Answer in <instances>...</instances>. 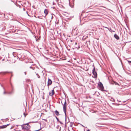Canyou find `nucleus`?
<instances>
[{"label": "nucleus", "mask_w": 131, "mask_h": 131, "mask_svg": "<svg viewBox=\"0 0 131 131\" xmlns=\"http://www.w3.org/2000/svg\"><path fill=\"white\" fill-rule=\"evenodd\" d=\"M24 73L25 75H26V72H24Z\"/></svg>", "instance_id": "25"}, {"label": "nucleus", "mask_w": 131, "mask_h": 131, "mask_svg": "<svg viewBox=\"0 0 131 131\" xmlns=\"http://www.w3.org/2000/svg\"><path fill=\"white\" fill-rule=\"evenodd\" d=\"M56 118L58 121L59 122V120L58 118H57L56 116Z\"/></svg>", "instance_id": "21"}, {"label": "nucleus", "mask_w": 131, "mask_h": 131, "mask_svg": "<svg viewBox=\"0 0 131 131\" xmlns=\"http://www.w3.org/2000/svg\"><path fill=\"white\" fill-rule=\"evenodd\" d=\"M114 37L117 40H119V37L116 34L114 35Z\"/></svg>", "instance_id": "9"}, {"label": "nucleus", "mask_w": 131, "mask_h": 131, "mask_svg": "<svg viewBox=\"0 0 131 131\" xmlns=\"http://www.w3.org/2000/svg\"><path fill=\"white\" fill-rule=\"evenodd\" d=\"M15 53V52H13V55L15 57H16V56H15V54H14V53Z\"/></svg>", "instance_id": "18"}, {"label": "nucleus", "mask_w": 131, "mask_h": 131, "mask_svg": "<svg viewBox=\"0 0 131 131\" xmlns=\"http://www.w3.org/2000/svg\"><path fill=\"white\" fill-rule=\"evenodd\" d=\"M59 122H60L61 124H62V123L61 122H60V121H59Z\"/></svg>", "instance_id": "23"}, {"label": "nucleus", "mask_w": 131, "mask_h": 131, "mask_svg": "<svg viewBox=\"0 0 131 131\" xmlns=\"http://www.w3.org/2000/svg\"><path fill=\"white\" fill-rule=\"evenodd\" d=\"M71 42L72 41V40H71Z\"/></svg>", "instance_id": "37"}, {"label": "nucleus", "mask_w": 131, "mask_h": 131, "mask_svg": "<svg viewBox=\"0 0 131 131\" xmlns=\"http://www.w3.org/2000/svg\"><path fill=\"white\" fill-rule=\"evenodd\" d=\"M44 120L46 122H47V120L46 119H44Z\"/></svg>", "instance_id": "26"}, {"label": "nucleus", "mask_w": 131, "mask_h": 131, "mask_svg": "<svg viewBox=\"0 0 131 131\" xmlns=\"http://www.w3.org/2000/svg\"><path fill=\"white\" fill-rule=\"evenodd\" d=\"M12 76H13V75H12Z\"/></svg>", "instance_id": "36"}, {"label": "nucleus", "mask_w": 131, "mask_h": 131, "mask_svg": "<svg viewBox=\"0 0 131 131\" xmlns=\"http://www.w3.org/2000/svg\"><path fill=\"white\" fill-rule=\"evenodd\" d=\"M4 59L2 60V61H4Z\"/></svg>", "instance_id": "33"}, {"label": "nucleus", "mask_w": 131, "mask_h": 131, "mask_svg": "<svg viewBox=\"0 0 131 131\" xmlns=\"http://www.w3.org/2000/svg\"><path fill=\"white\" fill-rule=\"evenodd\" d=\"M94 68L93 70L92 71V72L94 76V78H96L97 77V72L95 71V68L94 67V66H93Z\"/></svg>", "instance_id": "3"}, {"label": "nucleus", "mask_w": 131, "mask_h": 131, "mask_svg": "<svg viewBox=\"0 0 131 131\" xmlns=\"http://www.w3.org/2000/svg\"><path fill=\"white\" fill-rule=\"evenodd\" d=\"M54 93V91L53 89L52 90L51 92H49V95L51 96L53 95Z\"/></svg>", "instance_id": "6"}, {"label": "nucleus", "mask_w": 131, "mask_h": 131, "mask_svg": "<svg viewBox=\"0 0 131 131\" xmlns=\"http://www.w3.org/2000/svg\"><path fill=\"white\" fill-rule=\"evenodd\" d=\"M82 126L83 127H84V126L83 125H82Z\"/></svg>", "instance_id": "35"}, {"label": "nucleus", "mask_w": 131, "mask_h": 131, "mask_svg": "<svg viewBox=\"0 0 131 131\" xmlns=\"http://www.w3.org/2000/svg\"><path fill=\"white\" fill-rule=\"evenodd\" d=\"M22 129H29L30 128L29 125L28 123L22 125L21 126Z\"/></svg>", "instance_id": "1"}, {"label": "nucleus", "mask_w": 131, "mask_h": 131, "mask_svg": "<svg viewBox=\"0 0 131 131\" xmlns=\"http://www.w3.org/2000/svg\"><path fill=\"white\" fill-rule=\"evenodd\" d=\"M52 83V81L50 79H49L48 82V84L47 85L48 87V88L49 87V85H50Z\"/></svg>", "instance_id": "5"}, {"label": "nucleus", "mask_w": 131, "mask_h": 131, "mask_svg": "<svg viewBox=\"0 0 131 131\" xmlns=\"http://www.w3.org/2000/svg\"><path fill=\"white\" fill-rule=\"evenodd\" d=\"M55 113L56 114L57 116L59 115V112L57 110H56L55 111Z\"/></svg>", "instance_id": "12"}, {"label": "nucleus", "mask_w": 131, "mask_h": 131, "mask_svg": "<svg viewBox=\"0 0 131 131\" xmlns=\"http://www.w3.org/2000/svg\"><path fill=\"white\" fill-rule=\"evenodd\" d=\"M115 85H119V84L116 82H115Z\"/></svg>", "instance_id": "16"}, {"label": "nucleus", "mask_w": 131, "mask_h": 131, "mask_svg": "<svg viewBox=\"0 0 131 131\" xmlns=\"http://www.w3.org/2000/svg\"><path fill=\"white\" fill-rule=\"evenodd\" d=\"M55 4L54 2H53V5H54V4Z\"/></svg>", "instance_id": "28"}, {"label": "nucleus", "mask_w": 131, "mask_h": 131, "mask_svg": "<svg viewBox=\"0 0 131 131\" xmlns=\"http://www.w3.org/2000/svg\"><path fill=\"white\" fill-rule=\"evenodd\" d=\"M64 101H65V102H64V104H62H62L63 105V111L65 113V115H66V104H67V102H66V100H64Z\"/></svg>", "instance_id": "2"}, {"label": "nucleus", "mask_w": 131, "mask_h": 131, "mask_svg": "<svg viewBox=\"0 0 131 131\" xmlns=\"http://www.w3.org/2000/svg\"><path fill=\"white\" fill-rule=\"evenodd\" d=\"M12 92H8L7 93V94H11L12 93Z\"/></svg>", "instance_id": "17"}, {"label": "nucleus", "mask_w": 131, "mask_h": 131, "mask_svg": "<svg viewBox=\"0 0 131 131\" xmlns=\"http://www.w3.org/2000/svg\"><path fill=\"white\" fill-rule=\"evenodd\" d=\"M36 75L37 76V77L38 78H40V76L38 73H36Z\"/></svg>", "instance_id": "15"}, {"label": "nucleus", "mask_w": 131, "mask_h": 131, "mask_svg": "<svg viewBox=\"0 0 131 131\" xmlns=\"http://www.w3.org/2000/svg\"><path fill=\"white\" fill-rule=\"evenodd\" d=\"M77 42H76L75 43V45H77Z\"/></svg>", "instance_id": "34"}, {"label": "nucleus", "mask_w": 131, "mask_h": 131, "mask_svg": "<svg viewBox=\"0 0 131 131\" xmlns=\"http://www.w3.org/2000/svg\"><path fill=\"white\" fill-rule=\"evenodd\" d=\"M87 131H90V130L89 129H88Z\"/></svg>", "instance_id": "31"}, {"label": "nucleus", "mask_w": 131, "mask_h": 131, "mask_svg": "<svg viewBox=\"0 0 131 131\" xmlns=\"http://www.w3.org/2000/svg\"><path fill=\"white\" fill-rule=\"evenodd\" d=\"M98 85L99 86L100 89L102 91H103L104 89V87L102 83L100 82H99L98 84Z\"/></svg>", "instance_id": "4"}, {"label": "nucleus", "mask_w": 131, "mask_h": 131, "mask_svg": "<svg viewBox=\"0 0 131 131\" xmlns=\"http://www.w3.org/2000/svg\"><path fill=\"white\" fill-rule=\"evenodd\" d=\"M2 73V74H6V73H12V72H1Z\"/></svg>", "instance_id": "11"}, {"label": "nucleus", "mask_w": 131, "mask_h": 131, "mask_svg": "<svg viewBox=\"0 0 131 131\" xmlns=\"http://www.w3.org/2000/svg\"><path fill=\"white\" fill-rule=\"evenodd\" d=\"M103 27L109 30V31L111 32H115L114 31H113L110 28H109L106 27Z\"/></svg>", "instance_id": "8"}, {"label": "nucleus", "mask_w": 131, "mask_h": 131, "mask_svg": "<svg viewBox=\"0 0 131 131\" xmlns=\"http://www.w3.org/2000/svg\"><path fill=\"white\" fill-rule=\"evenodd\" d=\"M115 82L114 81H112L111 82V84H115Z\"/></svg>", "instance_id": "13"}, {"label": "nucleus", "mask_w": 131, "mask_h": 131, "mask_svg": "<svg viewBox=\"0 0 131 131\" xmlns=\"http://www.w3.org/2000/svg\"><path fill=\"white\" fill-rule=\"evenodd\" d=\"M1 59V58H0V60Z\"/></svg>", "instance_id": "38"}, {"label": "nucleus", "mask_w": 131, "mask_h": 131, "mask_svg": "<svg viewBox=\"0 0 131 131\" xmlns=\"http://www.w3.org/2000/svg\"><path fill=\"white\" fill-rule=\"evenodd\" d=\"M44 13L46 14V15H47L48 14V10L46 9H45L44 10Z\"/></svg>", "instance_id": "10"}, {"label": "nucleus", "mask_w": 131, "mask_h": 131, "mask_svg": "<svg viewBox=\"0 0 131 131\" xmlns=\"http://www.w3.org/2000/svg\"><path fill=\"white\" fill-rule=\"evenodd\" d=\"M7 92H6L5 91V90H4V91L3 93V94H5L6 93H7Z\"/></svg>", "instance_id": "22"}, {"label": "nucleus", "mask_w": 131, "mask_h": 131, "mask_svg": "<svg viewBox=\"0 0 131 131\" xmlns=\"http://www.w3.org/2000/svg\"><path fill=\"white\" fill-rule=\"evenodd\" d=\"M111 101H112L114 102L115 101V100H114V99L113 98H111Z\"/></svg>", "instance_id": "14"}, {"label": "nucleus", "mask_w": 131, "mask_h": 131, "mask_svg": "<svg viewBox=\"0 0 131 131\" xmlns=\"http://www.w3.org/2000/svg\"><path fill=\"white\" fill-rule=\"evenodd\" d=\"M23 10L24 11H25V8H23Z\"/></svg>", "instance_id": "27"}, {"label": "nucleus", "mask_w": 131, "mask_h": 131, "mask_svg": "<svg viewBox=\"0 0 131 131\" xmlns=\"http://www.w3.org/2000/svg\"><path fill=\"white\" fill-rule=\"evenodd\" d=\"M59 127V126L58 125L57 127V128H58V127Z\"/></svg>", "instance_id": "29"}, {"label": "nucleus", "mask_w": 131, "mask_h": 131, "mask_svg": "<svg viewBox=\"0 0 131 131\" xmlns=\"http://www.w3.org/2000/svg\"><path fill=\"white\" fill-rule=\"evenodd\" d=\"M69 5H70V2H69Z\"/></svg>", "instance_id": "32"}, {"label": "nucleus", "mask_w": 131, "mask_h": 131, "mask_svg": "<svg viewBox=\"0 0 131 131\" xmlns=\"http://www.w3.org/2000/svg\"><path fill=\"white\" fill-rule=\"evenodd\" d=\"M24 115L25 116V117L26 116V115H25V113H24Z\"/></svg>", "instance_id": "30"}, {"label": "nucleus", "mask_w": 131, "mask_h": 131, "mask_svg": "<svg viewBox=\"0 0 131 131\" xmlns=\"http://www.w3.org/2000/svg\"><path fill=\"white\" fill-rule=\"evenodd\" d=\"M128 62L130 64H131V61H128Z\"/></svg>", "instance_id": "20"}, {"label": "nucleus", "mask_w": 131, "mask_h": 131, "mask_svg": "<svg viewBox=\"0 0 131 131\" xmlns=\"http://www.w3.org/2000/svg\"><path fill=\"white\" fill-rule=\"evenodd\" d=\"M30 68H31V69H33V70H34V68H33V67H30Z\"/></svg>", "instance_id": "19"}, {"label": "nucleus", "mask_w": 131, "mask_h": 131, "mask_svg": "<svg viewBox=\"0 0 131 131\" xmlns=\"http://www.w3.org/2000/svg\"><path fill=\"white\" fill-rule=\"evenodd\" d=\"M9 125V124H8L6 125H3L0 126V128L3 129L6 127L7 126Z\"/></svg>", "instance_id": "7"}, {"label": "nucleus", "mask_w": 131, "mask_h": 131, "mask_svg": "<svg viewBox=\"0 0 131 131\" xmlns=\"http://www.w3.org/2000/svg\"><path fill=\"white\" fill-rule=\"evenodd\" d=\"M26 13H27V14H28V15L29 16V14H28V12L27 11H26Z\"/></svg>", "instance_id": "24"}]
</instances>
